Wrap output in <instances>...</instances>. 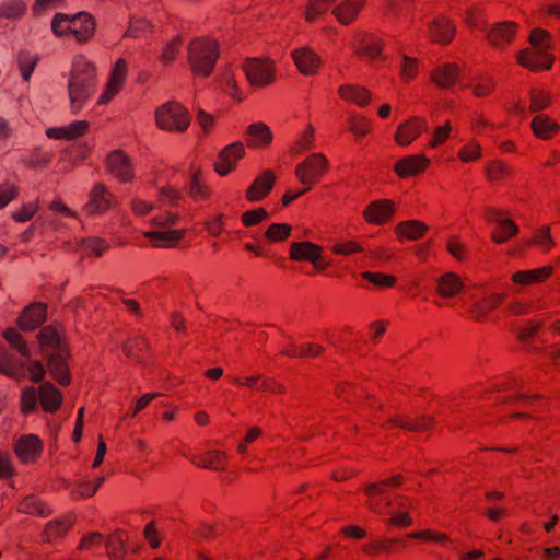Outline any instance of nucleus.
I'll list each match as a JSON object with an SVG mask.
<instances>
[{"label":"nucleus","instance_id":"49","mask_svg":"<svg viewBox=\"0 0 560 560\" xmlns=\"http://www.w3.org/2000/svg\"><path fill=\"white\" fill-rule=\"evenodd\" d=\"M150 28L151 25L147 20L135 19L130 22V25L126 31L125 36L137 38L148 33Z\"/></svg>","mask_w":560,"mask_h":560},{"label":"nucleus","instance_id":"60","mask_svg":"<svg viewBox=\"0 0 560 560\" xmlns=\"http://www.w3.org/2000/svg\"><path fill=\"white\" fill-rule=\"evenodd\" d=\"M450 132H451V126L448 122L445 124L444 126L436 127L432 135L430 145L436 147V145L441 144L450 136Z\"/></svg>","mask_w":560,"mask_h":560},{"label":"nucleus","instance_id":"29","mask_svg":"<svg viewBox=\"0 0 560 560\" xmlns=\"http://www.w3.org/2000/svg\"><path fill=\"white\" fill-rule=\"evenodd\" d=\"M362 3L363 0H346L343 3L337 5L332 13L340 23L347 25L354 20Z\"/></svg>","mask_w":560,"mask_h":560},{"label":"nucleus","instance_id":"22","mask_svg":"<svg viewBox=\"0 0 560 560\" xmlns=\"http://www.w3.org/2000/svg\"><path fill=\"white\" fill-rule=\"evenodd\" d=\"M42 450V442L35 435H24L15 444V453L23 462L33 460Z\"/></svg>","mask_w":560,"mask_h":560},{"label":"nucleus","instance_id":"25","mask_svg":"<svg viewBox=\"0 0 560 560\" xmlns=\"http://www.w3.org/2000/svg\"><path fill=\"white\" fill-rule=\"evenodd\" d=\"M39 399L45 410L54 412L59 408L62 396L51 383L46 382L39 386Z\"/></svg>","mask_w":560,"mask_h":560},{"label":"nucleus","instance_id":"52","mask_svg":"<svg viewBox=\"0 0 560 560\" xmlns=\"http://www.w3.org/2000/svg\"><path fill=\"white\" fill-rule=\"evenodd\" d=\"M362 277L365 280L372 282L373 284L380 285V287H392V285H394V283L396 281L393 276L383 275V273H378V272L365 271L362 273Z\"/></svg>","mask_w":560,"mask_h":560},{"label":"nucleus","instance_id":"2","mask_svg":"<svg viewBox=\"0 0 560 560\" xmlns=\"http://www.w3.org/2000/svg\"><path fill=\"white\" fill-rule=\"evenodd\" d=\"M38 341L43 354L48 359L50 374L60 385L69 384L71 377L67 368L68 353L58 331L46 326L39 331Z\"/></svg>","mask_w":560,"mask_h":560},{"label":"nucleus","instance_id":"16","mask_svg":"<svg viewBox=\"0 0 560 560\" xmlns=\"http://www.w3.org/2000/svg\"><path fill=\"white\" fill-rule=\"evenodd\" d=\"M504 296L505 295L502 293H483L481 299L471 304L469 308L471 317L476 320L485 319L489 312L494 310L503 301Z\"/></svg>","mask_w":560,"mask_h":560},{"label":"nucleus","instance_id":"21","mask_svg":"<svg viewBox=\"0 0 560 560\" xmlns=\"http://www.w3.org/2000/svg\"><path fill=\"white\" fill-rule=\"evenodd\" d=\"M429 160L424 155H410L399 160L395 165V172L400 177L412 176L425 168Z\"/></svg>","mask_w":560,"mask_h":560},{"label":"nucleus","instance_id":"6","mask_svg":"<svg viewBox=\"0 0 560 560\" xmlns=\"http://www.w3.org/2000/svg\"><path fill=\"white\" fill-rule=\"evenodd\" d=\"M178 220L177 214L166 212L163 215L152 219V225L155 231H148L144 236L149 238L155 247H173L184 236V230H167L166 228L175 225Z\"/></svg>","mask_w":560,"mask_h":560},{"label":"nucleus","instance_id":"58","mask_svg":"<svg viewBox=\"0 0 560 560\" xmlns=\"http://www.w3.org/2000/svg\"><path fill=\"white\" fill-rule=\"evenodd\" d=\"M182 39L179 37L174 38L163 49L162 59L164 62L170 63L174 61L176 52L180 46Z\"/></svg>","mask_w":560,"mask_h":560},{"label":"nucleus","instance_id":"24","mask_svg":"<svg viewBox=\"0 0 560 560\" xmlns=\"http://www.w3.org/2000/svg\"><path fill=\"white\" fill-rule=\"evenodd\" d=\"M320 248L310 242H295L290 247V258L293 260H308L316 264L320 257Z\"/></svg>","mask_w":560,"mask_h":560},{"label":"nucleus","instance_id":"41","mask_svg":"<svg viewBox=\"0 0 560 560\" xmlns=\"http://www.w3.org/2000/svg\"><path fill=\"white\" fill-rule=\"evenodd\" d=\"M79 246L86 254H94L96 256H101L108 248L107 243L97 237L83 238L80 241Z\"/></svg>","mask_w":560,"mask_h":560},{"label":"nucleus","instance_id":"9","mask_svg":"<svg viewBox=\"0 0 560 560\" xmlns=\"http://www.w3.org/2000/svg\"><path fill=\"white\" fill-rule=\"evenodd\" d=\"M243 70L249 83L255 86L270 84L273 80V67L268 59L247 58Z\"/></svg>","mask_w":560,"mask_h":560},{"label":"nucleus","instance_id":"1","mask_svg":"<svg viewBox=\"0 0 560 560\" xmlns=\"http://www.w3.org/2000/svg\"><path fill=\"white\" fill-rule=\"evenodd\" d=\"M95 66L84 57L78 58L68 79V95L73 114L79 113L95 92Z\"/></svg>","mask_w":560,"mask_h":560},{"label":"nucleus","instance_id":"33","mask_svg":"<svg viewBox=\"0 0 560 560\" xmlns=\"http://www.w3.org/2000/svg\"><path fill=\"white\" fill-rule=\"evenodd\" d=\"M339 94L342 98L351 101L359 106H365L370 102V93L359 86L354 85H342L339 88Z\"/></svg>","mask_w":560,"mask_h":560},{"label":"nucleus","instance_id":"18","mask_svg":"<svg viewBox=\"0 0 560 560\" xmlns=\"http://www.w3.org/2000/svg\"><path fill=\"white\" fill-rule=\"evenodd\" d=\"M107 166L109 172L121 182H129L132 178L130 162L120 151H114L108 155Z\"/></svg>","mask_w":560,"mask_h":560},{"label":"nucleus","instance_id":"31","mask_svg":"<svg viewBox=\"0 0 560 560\" xmlns=\"http://www.w3.org/2000/svg\"><path fill=\"white\" fill-rule=\"evenodd\" d=\"M551 267H542L534 270L518 271L512 276L515 283L530 284L539 282L551 275Z\"/></svg>","mask_w":560,"mask_h":560},{"label":"nucleus","instance_id":"61","mask_svg":"<svg viewBox=\"0 0 560 560\" xmlns=\"http://www.w3.org/2000/svg\"><path fill=\"white\" fill-rule=\"evenodd\" d=\"M189 195L195 199H203L208 196V190L206 187H203L197 176H194L191 178V182L189 184L188 188Z\"/></svg>","mask_w":560,"mask_h":560},{"label":"nucleus","instance_id":"55","mask_svg":"<svg viewBox=\"0 0 560 560\" xmlns=\"http://www.w3.org/2000/svg\"><path fill=\"white\" fill-rule=\"evenodd\" d=\"M530 100H532L530 109L533 112H538L540 109H544L545 107H547V105L550 102L549 96L540 91H533Z\"/></svg>","mask_w":560,"mask_h":560},{"label":"nucleus","instance_id":"44","mask_svg":"<svg viewBox=\"0 0 560 560\" xmlns=\"http://www.w3.org/2000/svg\"><path fill=\"white\" fill-rule=\"evenodd\" d=\"M225 454L219 451H211L207 456L202 458L197 465L203 468H210L214 470L223 469Z\"/></svg>","mask_w":560,"mask_h":560},{"label":"nucleus","instance_id":"17","mask_svg":"<svg viewBox=\"0 0 560 560\" xmlns=\"http://www.w3.org/2000/svg\"><path fill=\"white\" fill-rule=\"evenodd\" d=\"M394 210L395 207L390 200H377L364 210L363 215L370 223L383 224L392 218Z\"/></svg>","mask_w":560,"mask_h":560},{"label":"nucleus","instance_id":"64","mask_svg":"<svg viewBox=\"0 0 560 560\" xmlns=\"http://www.w3.org/2000/svg\"><path fill=\"white\" fill-rule=\"evenodd\" d=\"M350 130L355 135V136H364L368 133L369 131V122L365 118L361 117V118H351L350 119Z\"/></svg>","mask_w":560,"mask_h":560},{"label":"nucleus","instance_id":"37","mask_svg":"<svg viewBox=\"0 0 560 560\" xmlns=\"http://www.w3.org/2000/svg\"><path fill=\"white\" fill-rule=\"evenodd\" d=\"M382 42L377 38L362 40L357 47L355 52L360 57L375 59L381 55Z\"/></svg>","mask_w":560,"mask_h":560},{"label":"nucleus","instance_id":"39","mask_svg":"<svg viewBox=\"0 0 560 560\" xmlns=\"http://www.w3.org/2000/svg\"><path fill=\"white\" fill-rule=\"evenodd\" d=\"M72 526L71 520H62V521H55L50 522L46 526L45 536L47 540H52L58 537L63 536L69 528Z\"/></svg>","mask_w":560,"mask_h":560},{"label":"nucleus","instance_id":"30","mask_svg":"<svg viewBox=\"0 0 560 560\" xmlns=\"http://www.w3.org/2000/svg\"><path fill=\"white\" fill-rule=\"evenodd\" d=\"M427 230L428 226L424 223L417 220L401 222L396 228V232L399 235V237L411 241L420 238L425 233Z\"/></svg>","mask_w":560,"mask_h":560},{"label":"nucleus","instance_id":"11","mask_svg":"<svg viewBox=\"0 0 560 560\" xmlns=\"http://www.w3.org/2000/svg\"><path fill=\"white\" fill-rule=\"evenodd\" d=\"M485 215L489 222L497 223L499 226V232L492 233V238L495 243L500 244L508 241L518 231L516 224L510 219L504 218L500 210L489 208L486 210Z\"/></svg>","mask_w":560,"mask_h":560},{"label":"nucleus","instance_id":"7","mask_svg":"<svg viewBox=\"0 0 560 560\" xmlns=\"http://www.w3.org/2000/svg\"><path fill=\"white\" fill-rule=\"evenodd\" d=\"M481 14L478 10L470 11L467 16V22L474 26L479 27L487 33L489 42L495 47H503L505 44L513 39L515 32V24L511 22H502L493 24L490 28L480 22Z\"/></svg>","mask_w":560,"mask_h":560},{"label":"nucleus","instance_id":"23","mask_svg":"<svg viewBox=\"0 0 560 560\" xmlns=\"http://www.w3.org/2000/svg\"><path fill=\"white\" fill-rule=\"evenodd\" d=\"M275 177L270 171H265L261 176L256 178L246 191V197L250 201L262 199L272 188Z\"/></svg>","mask_w":560,"mask_h":560},{"label":"nucleus","instance_id":"50","mask_svg":"<svg viewBox=\"0 0 560 560\" xmlns=\"http://www.w3.org/2000/svg\"><path fill=\"white\" fill-rule=\"evenodd\" d=\"M402 482V477L400 475L394 476L393 478L383 480L380 485L370 483L365 487V493L369 497H374L377 494H383L384 491L381 486H399Z\"/></svg>","mask_w":560,"mask_h":560},{"label":"nucleus","instance_id":"63","mask_svg":"<svg viewBox=\"0 0 560 560\" xmlns=\"http://www.w3.org/2000/svg\"><path fill=\"white\" fill-rule=\"evenodd\" d=\"M334 250L340 255H350L352 253L362 252V247L354 242H340L335 244Z\"/></svg>","mask_w":560,"mask_h":560},{"label":"nucleus","instance_id":"57","mask_svg":"<svg viewBox=\"0 0 560 560\" xmlns=\"http://www.w3.org/2000/svg\"><path fill=\"white\" fill-rule=\"evenodd\" d=\"M65 127L68 133V140H72L83 135L88 130L89 124L85 120H77Z\"/></svg>","mask_w":560,"mask_h":560},{"label":"nucleus","instance_id":"26","mask_svg":"<svg viewBox=\"0 0 560 560\" xmlns=\"http://www.w3.org/2000/svg\"><path fill=\"white\" fill-rule=\"evenodd\" d=\"M436 283L438 293L444 298H452L456 295L463 288L462 279L453 272H447L438 278Z\"/></svg>","mask_w":560,"mask_h":560},{"label":"nucleus","instance_id":"13","mask_svg":"<svg viewBox=\"0 0 560 560\" xmlns=\"http://www.w3.org/2000/svg\"><path fill=\"white\" fill-rule=\"evenodd\" d=\"M67 27L77 37L78 40L85 42L92 37L95 23L89 13L79 12L74 15H71V21L67 24Z\"/></svg>","mask_w":560,"mask_h":560},{"label":"nucleus","instance_id":"62","mask_svg":"<svg viewBox=\"0 0 560 560\" xmlns=\"http://www.w3.org/2000/svg\"><path fill=\"white\" fill-rule=\"evenodd\" d=\"M401 74L405 79H412L416 75L418 62L406 55L402 56Z\"/></svg>","mask_w":560,"mask_h":560},{"label":"nucleus","instance_id":"5","mask_svg":"<svg viewBox=\"0 0 560 560\" xmlns=\"http://www.w3.org/2000/svg\"><path fill=\"white\" fill-rule=\"evenodd\" d=\"M155 120L162 130L184 132L190 125V114L182 104L170 101L156 108Z\"/></svg>","mask_w":560,"mask_h":560},{"label":"nucleus","instance_id":"51","mask_svg":"<svg viewBox=\"0 0 560 560\" xmlns=\"http://www.w3.org/2000/svg\"><path fill=\"white\" fill-rule=\"evenodd\" d=\"M21 510L24 513L36 514L39 516L47 515V508L37 499L31 497L27 498L21 505Z\"/></svg>","mask_w":560,"mask_h":560},{"label":"nucleus","instance_id":"35","mask_svg":"<svg viewBox=\"0 0 560 560\" xmlns=\"http://www.w3.org/2000/svg\"><path fill=\"white\" fill-rule=\"evenodd\" d=\"M26 10L23 0H7L0 3V18L19 19Z\"/></svg>","mask_w":560,"mask_h":560},{"label":"nucleus","instance_id":"20","mask_svg":"<svg viewBox=\"0 0 560 560\" xmlns=\"http://www.w3.org/2000/svg\"><path fill=\"white\" fill-rule=\"evenodd\" d=\"M46 319V307L42 303H34L27 307L19 318V326L22 330H33Z\"/></svg>","mask_w":560,"mask_h":560},{"label":"nucleus","instance_id":"59","mask_svg":"<svg viewBox=\"0 0 560 560\" xmlns=\"http://www.w3.org/2000/svg\"><path fill=\"white\" fill-rule=\"evenodd\" d=\"M37 209V203H27L23 206L20 212H14L12 217L16 222H26L32 219Z\"/></svg>","mask_w":560,"mask_h":560},{"label":"nucleus","instance_id":"34","mask_svg":"<svg viewBox=\"0 0 560 560\" xmlns=\"http://www.w3.org/2000/svg\"><path fill=\"white\" fill-rule=\"evenodd\" d=\"M389 422L408 431H419L428 429L434 422V419L432 417L422 416L421 419L413 421L407 417H401L389 419Z\"/></svg>","mask_w":560,"mask_h":560},{"label":"nucleus","instance_id":"27","mask_svg":"<svg viewBox=\"0 0 560 560\" xmlns=\"http://www.w3.org/2000/svg\"><path fill=\"white\" fill-rule=\"evenodd\" d=\"M247 143L250 147L269 144L272 140L271 130L264 122H255L247 128Z\"/></svg>","mask_w":560,"mask_h":560},{"label":"nucleus","instance_id":"36","mask_svg":"<svg viewBox=\"0 0 560 560\" xmlns=\"http://www.w3.org/2000/svg\"><path fill=\"white\" fill-rule=\"evenodd\" d=\"M532 127L534 132L540 138H548L558 129V125L544 115L536 116L533 119Z\"/></svg>","mask_w":560,"mask_h":560},{"label":"nucleus","instance_id":"38","mask_svg":"<svg viewBox=\"0 0 560 560\" xmlns=\"http://www.w3.org/2000/svg\"><path fill=\"white\" fill-rule=\"evenodd\" d=\"M38 58L28 51H21L18 57L21 74L25 81L31 79V75L37 65Z\"/></svg>","mask_w":560,"mask_h":560},{"label":"nucleus","instance_id":"32","mask_svg":"<svg viewBox=\"0 0 560 560\" xmlns=\"http://www.w3.org/2000/svg\"><path fill=\"white\" fill-rule=\"evenodd\" d=\"M458 78L457 68L454 65H445L432 73V81L440 88H451Z\"/></svg>","mask_w":560,"mask_h":560},{"label":"nucleus","instance_id":"54","mask_svg":"<svg viewBox=\"0 0 560 560\" xmlns=\"http://www.w3.org/2000/svg\"><path fill=\"white\" fill-rule=\"evenodd\" d=\"M268 217V213L265 209L258 208L248 212H245L242 215V222L246 226H252L255 224H258L262 220H265Z\"/></svg>","mask_w":560,"mask_h":560},{"label":"nucleus","instance_id":"10","mask_svg":"<svg viewBox=\"0 0 560 560\" xmlns=\"http://www.w3.org/2000/svg\"><path fill=\"white\" fill-rule=\"evenodd\" d=\"M245 150L243 143L236 141L225 147L218 155L214 163L215 172L221 175H228L236 165V162L244 155Z\"/></svg>","mask_w":560,"mask_h":560},{"label":"nucleus","instance_id":"56","mask_svg":"<svg viewBox=\"0 0 560 560\" xmlns=\"http://www.w3.org/2000/svg\"><path fill=\"white\" fill-rule=\"evenodd\" d=\"M160 195L162 201L170 206H177L183 198L182 194L173 187L163 188Z\"/></svg>","mask_w":560,"mask_h":560},{"label":"nucleus","instance_id":"28","mask_svg":"<svg viewBox=\"0 0 560 560\" xmlns=\"http://www.w3.org/2000/svg\"><path fill=\"white\" fill-rule=\"evenodd\" d=\"M454 32V25L444 18L434 20L430 24L431 37L438 43H448L453 38Z\"/></svg>","mask_w":560,"mask_h":560},{"label":"nucleus","instance_id":"14","mask_svg":"<svg viewBox=\"0 0 560 560\" xmlns=\"http://www.w3.org/2000/svg\"><path fill=\"white\" fill-rule=\"evenodd\" d=\"M292 58L298 69L305 75H313L320 66L319 57L308 47L292 51Z\"/></svg>","mask_w":560,"mask_h":560},{"label":"nucleus","instance_id":"47","mask_svg":"<svg viewBox=\"0 0 560 560\" xmlns=\"http://www.w3.org/2000/svg\"><path fill=\"white\" fill-rule=\"evenodd\" d=\"M532 243L539 246L545 252L550 250V248L555 245L550 234V229L548 226L538 229L534 234Z\"/></svg>","mask_w":560,"mask_h":560},{"label":"nucleus","instance_id":"4","mask_svg":"<svg viewBox=\"0 0 560 560\" xmlns=\"http://www.w3.org/2000/svg\"><path fill=\"white\" fill-rule=\"evenodd\" d=\"M188 57L191 70L208 77L217 62V43L210 39H196L188 47Z\"/></svg>","mask_w":560,"mask_h":560},{"label":"nucleus","instance_id":"8","mask_svg":"<svg viewBox=\"0 0 560 560\" xmlns=\"http://www.w3.org/2000/svg\"><path fill=\"white\" fill-rule=\"evenodd\" d=\"M328 167V161L322 153H313L295 168V176L310 190Z\"/></svg>","mask_w":560,"mask_h":560},{"label":"nucleus","instance_id":"48","mask_svg":"<svg viewBox=\"0 0 560 560\" xmlns=\"http://www.w3.org/2000/svg\"><path fill=\"white\" fill-rule=\"evenodd\" d=\"M39 398V390L34 387H26L22 394V410L27 413L34 410Z\"/></svg>","mask_w":560,"mask_h":560},{"label":"nucleus","instance_id":"3","mask_svg":"<svg viewBox=\"0 0 560 560\" xmlns=\"http://www.w3.org/2000/svg\"><path fill=\"white\" fill-rule=\"evenodd\" d=\"M529 42L532 48L518 52V62L534 71L549 69L551 65V59L547 55V50L550 48L549 34L544 30L536 28L532 32Z\"/></svg>","mask_w":560,"mask_h":560},{"label":"nucleus","instance_id":"45","mask_svg":"<svg viewBox=\"0 0 560 560\" xmlns=\"http://www.w3.org/2000/svg\"><path fill=\"white\" fill-rule=\"evenodd\" d=\"M291 226L288 224L273 223L267 229L265 236L268 241L279 242L285 240L289 236Z\"/></svg>","mask_w":560,"mask_h":560},{"label":"nucleus","instance_id":"53","mask_svg":"<svg viewBox=\"0 0 560 560\" xmlns=\"http://www.w3.org/2000/svg\"><path fill=\"white\" fill-rule=\"evenodd\" d=\"M71 15L65 13H57L51 22V28L57 36H62L70 32L67 24L70 23Z\"/></svg>","mask_w":560,"mask_h":560},{"label":"nucleus","instance_id":"19","mask_svg":"<svg viewBox=\"0 0 560 560\" xmlns=\"http://www.w3.org/2000/svg\"><path fill=\"white\" fill-rule=\"evenodd\" d=\"M113 205V197L101 184L96 185L91 192L90 200L85 206L89 214L102 213L109 209Z\"/></svg>","mask_w":560,"mask_h":560},{"label":"nucleus","instance_id":"40","mask_svg":"<svg viewBox=\"0 0 560 560\" xmlns=\"http://www.w3.org/2000/svg\"><path fill=\"white\" fill-rule=\"evenodd\" d=\"M335 0H308L305 11V19L307 22H314L318 16L325 13L328 4Z\"/></svg>","mask_w":560,"mask_h":560},{"label":"nucleus","instance_id":"15","mask_svg":"<svg viewBox=\"0 0 560 560\" xmlns=\"http://www.w3.org/2000/svg\"><path fill=\"white\" fill-rule=\"evenodd\" d=\"M427 130V122L418 117H413L398 126L396 141L400 145L410 144L422 131Z\"/></svg>","mask_w":560,"mask_h":560},{"label":"nucleus","instance_id":"46","mask_svg":"<svg viewBox=\"0 0 560 560\" xmlns=\"http://www.w3.org/2000/svg\"><path fill=\"white\" fill-rule=\"evenodd\" d=\"M4 338L7 341L14 347L23 357L28 358L30 357V350L26 345V342L22 339L21 335L10 328L4 332Z\"/></svg>","mask_w":560,"mask_h":560},{"label":"nucleus","instance_id":"12","mask_svg":"<svg viewBox=\"0 0 560 560\" xmlns=\"http://www.w3.org/2000/svg\"><path fill=\"white\" fill-rule=\"evenodd\" d=\"M127 73V62L125 59H118L112 70L105 92L101 95L98 103H108L120 90Z\"/></svg>","mask_w":560,"mask_h":560},{"label":"nucleus","instance_id":"43","mask_svg":"<svg viewBox=\"0 0 560 560\" xmlns=\"http://www.w3.org/2000/svg\"><path fill=\"white\" fill-rule=\"evenodd\" d=\"M147 348V341L142 337H136L125 343L124 352L128 358L139 360L140 353Z\"/></svg>","mask_w":560,"mask_h":560},{"label":"nucleus","instance_id":"42","mask_svg":"<svg viewBox=\"0 0 560 560\" xmlns=\"http://www.w3.org/2000/svg\"><path fill=\"white\" fill-rule=\"evenodd\" d=\"M486 171L490 180H503L512 174V168L501 161L492 162Z\"/></svg>","mask_w":560,"mask_h":560}]
</instances>
